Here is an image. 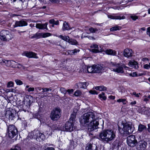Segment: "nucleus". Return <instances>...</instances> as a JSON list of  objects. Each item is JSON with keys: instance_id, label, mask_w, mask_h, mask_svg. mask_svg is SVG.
<instances>
[{"instance_id": "f257e3e1", "label": "nucleus", "mask_w": 150, "mask_h": 150, "mask_svg": "<svg viewBox=\"0 0 150 150\" xmlns=\"http://www.w3.org/2000/svg\"><path fill=\"white\" fill-rule=\"evenodd\" d=\"M99 119L96 117L94 114L91 112H89L85 113L81 116L80 119V122L81 124H85L90 122L88 126V130L89 132H91L98 128H103L104 122L102 121L101 127H98L99 124Z\"/></svg>"}, {"instance_id": "f03ea898", "label": "nucleus", "mask_w": 150, "mask_h": 150, "mask_svg": "<svg viewBox=\"0 0 150 150\" xmlns=\"http://www.w3.org/2000/svg\"><path fill=\"white\" fill-rule=\"evenodd\" d=\"M99 137L102 140L108 143L115 139V132L112 129L104 130L100 132Z\"/></svg>"}, {"instance_id": "7ed1b4c3", "label": "nucleus", "mask_w": 150, "mask_h": 150, "mask_svg": "<svg viewBox=\"0 0 150 150\" xmlns=\"http://www.w3.org/2000/svg\"><path fill=\"white\" fill-rule=\"evenodd\" d=\"M18 132L17 127L14 125H11L8 127L6 135L10 139L16 140L18 137Z\"/></svg>"}, {"instance_id": "20e7f679", "label": "nucleus", "mask_w": 150, "mask_h": 150, "mask_svg": "<svg viewBox=\"0 0 150 150\" xmlns=\"http://www.w3.org/2000/svg\"><path fill=\"white\" fill-rule=\"evenodd\" d=\"M122 124L123 126L122 128L118 127L119 132L121 134H129L133 132V129L129 122L123 123Z\"/></svg>"}, {"instance_id": "39448f33", "label": "nucleus", "mask_w": 150, "mask_h": 150, "mask_svg": "<svg viewBox=\"0 0 150 150\" xmlns=\"http://www.w3.org/2000/svg\"><path fill=\"white\" fill-rule=\"evenodd\" d=\"M110 65L111 67L112 70L115 72L120 74H123L124 71L123 68H128L124 64H121L120 63H117L116 62H110Z\"/></svg>"}, {"instance_id": "423d86ee", "label": "nucleus", "mask_w": 150, "mask_h": 150, "mask_svg": "<svg viewBox=\"0 0 150 150\" xmlns=\"http://www.w3.org/2000/svg\"><path fill=\"white\" fill-rule=\"evenodd\" d=\"M61 110L59 108H55L51 112L50 117L53 121L57 120L61 116Z\"/></svg>"}, {"instance_id": "0eeeda50", "label": "nucleus", "mask_w": 150, "mask_h": 150, "mask_svg": "<svg viewBox=\"0 0 150 150\" xmlns=\"http://www.w3.org/2000/svg\"><path fill=\"white\" fill-rule=\"evenodd\" d=\"M30 136L33 139H35L38 141L43 140L45 138L44 134L38 131L34 130L30 133Z\"/></svg>"}, {"instance_id": "6e6552de", "label": "nucleus", "mask_w": 150, "mask_h": 150, "mask_svg": "<svg viewBox=\"0 0 150 150\" xmlns=\"http://www.w3.org/2000/svg\"><path fill=\"white\" fill-rule=\"evenodd\" d=\"M11 37L9 31L6 30H2L0 34V39L4 41H9Z\"/></svg>"}, {"instance_id": "1a4fd4ad", "label": "nucleus", "mask_w": 150, "mask_h": 150, "mask_svg": "<svg viewBox=\"0 0 150 150\" xmlns=\"http://www.w3.org/2000/svg\"><path fill=\"white\" fill-rule=\"evenodd\" d=\"M127 143L130 147L135 146L137 143V142L134 135H130L127 138Z\"/></svg>"}, {"instance_id": "9d476101", "label": "nucleus", "mask_w": 150, "mask_h": 150, "mask_svg": "<svg viewBox=\"0 0 150 150\" xmlns=\"http://www.w3.org/2000/svg\"><path fill=\"white\" fill-rule=\"evenodd\" d=\"M75 129L74 123L69 121H68L66 123L65 125V131L71 132Z\"/></svg>"}, {"instance_id": "9b49d317", "label": "nucleus", "mask_w": 150, "mask_h": 150, "mask_svg": "<svg viewBox=\"0 0 150 150\" xmlns=\"http://www.w3.org/2000/svg\"><path fill=\"white\" fill-rule=\"evenodd\" d=\"M13 111H11L9 110H7L5 113V116L6 117L8 118L9 120H12L15 118V114L14 112H13Z\"/></svg>"}, {"instance_id": "f8f14e48", "label": "nucleus", "mask_w": 150, "mask_h": 150, "mask_svg": "<svg viewBox=\"0 0 150 150\" xmlns=\"http://www.w3.org/2000/svg\"><path fill=\"white\" fill-rule=\"evenodd\" d=\"M28 25L27 23L24 20H21L20 21H16L15 22V24L13 25L14 28L17 27H23L27 26Z\"/></svg>"}, {"instance_id": "ddd939ff", "label": "nucleus", "mask_w": 150, "mask_h": 150, "mask_svg": "<svg viewBox=\"0 0 150 150\" xmlns=\"http://www.w3.org/2000/svg\"><path fill=\"white\" fill-rule=\"evenodd\" d=\"M94 73H100L104 71L103 67L100 65H93Z\"/></svg>"}, {"instance_id": "4468645a", "label": "nucleus", "mask_w": 150, "mask_h": 150, "mask_svg": "<svg viewBox=\"0 0 150 150\" xmlns=\"http://www.w3.org/2000/svg\"><path fill=\"white\" fill-rule=\"evenodd\" d=\"M23 54L29 58H38V57L36 56V54L33 52H23Z\"/></svg>"}, {"instance_id": "2eb2a0df", "label": "nucleus", "mask_w": 150, "mask_h": 150, "mask_svg": "<svg viewBox=\"0 0 150 150\" xmlns=\"http://www.w3.org/2000/svg\"><path fill=\"white\" fill-rule=\"evenodd\" d=\"M86 150H98L97 146L93 144L88 143L86 147Z\"/></svg>"}, {"instance_id": "dca6fc26", "label": "nucleus", "mask_w": 150, "mask_h": 150, "mask_svg": "<svg viewBox=\"0 0 150 150\" xmlns=\"http://www.w3.org/2000/svg\"><path fill=\"white\" fill-rule=\"evenodd\" d=\"M132 50L130 49H125L123 52L124 56L128 58L131 57L132 56Z\"/></svg>"}, {"instance_id": "f3484780", "label": "nucleus", "mask_w": 150, "mask_h": 150, "mask_svg": "<svg viewBox=\"0 0 150 150\" xmlns=\"http://www.w3.org/2000/svg\"><path fill=\"white\" fill-rule=\"evenodd\" d=\"M138 144L141 150H144L147 145V143L143 141L139 142Z\"/></svg>"}, {"instance_id": "a211bd4d", "label": "nucleus", "mask_w": 150, "mask_h": 150, "mask_svg": "<svg viewBox=\"0 0 150 150\" xmlns=\"http://www.w3.org/2000/svg\"><path fill=\"white\" fill-rule=\"evenodd\" d=\"M25 100L27 102V104L29 106L33 102L34 100L33 97L30 95H27L25 96Z\"/></svg>"}, {"instance_id": "6ab92c4d", "label": "nucleus", "mask_w": 150, "mask_h": 150, "mask_svg": "<svg viewBox=\"0 0 150 150\" xmlns=\"http://www.w3.org/2000/svg\"><path fill=\"white\" fill-rule=\"evenodd\" d=\"M121 143L119 139H116L112 143V145L114 149H118Z\"/></svg>"}, {"instance_id": "aec40b11", "label": "nucleus", "mask_w": 150, "mask_h": 150, "mask_svg": "<svg viewBox=\"0 0 150 150\" xmlns=\"http://www.w3.org/2000/svg\"><path fill=\"white\" fill-rule=\"evenodd\" d=\"M47 23H46L44 24L37 23L36 25V27L37 28L41 29H47Z\"/></svg>"}, {"instance_id": "412c9836", "label": "nucleus", "mask_w": 150, "mask_h": 150, "mask_svg": "<svg viewBox=\"0 0 150 150\" xmlns=\"http://www.w3.org/2000/svg\"><path fill=\"white\" fill-rule=\"evenodd\" d=\"M129 65L130 67L135 69H137L138 68L137 62L134 60L130 61L129 63Z\"/></svg>"}, {"instance_id": "4be33fe9", "label": "nucleus", "mask_w": 150, "mask_h": 150, "mask_svg": "<svg viewBox=\"0 0 150 150\" xmlns=\"http://www.w3.org/2000/svg\"><path fill=\"white\" fill-rule=\"evenodd\" d=\"M91 51L94 53H97L103 51L104 50L103 46H100L99 47L98 46V49H91Z\"/></svg>"}, {"instance_id": "5701e85b", "label": "nucleus", "mask_w": 150, "mask_h": 150, "mask_svg": "<svg viewBox=\"0 0 150 150\" xmlns=\"http://www.w3.org/2000/svg\"><path fill=\"white\" fill-rule=\"evenodd\" d=\"M108 17L112 19H119L121 20L122 19H125V17L124 16H116L115 15H108Z\"/></svg>"}, {"instance_id": "b1692460", "label": "nucleus", "mask_w": 150, "mask_h": 150, "mask_svg": "<svg viewBox=\"0 0 150 150\" xmlns=\"http://www.w3.org/2000/svg\"><path fill=\"white\" fill-rule=\"evenodd\" d=\"M105 52L108 54L113 56H115L117 54V52L115 51L110 49L106 50Z\"/></svg>"}, {"instance_id": "393cba45", "label": "nucleus", "mask_w": 150, "mask_h": 150, "mask_svg": "<svg viewBox=\"0 0 150 150\" xmlns=\"http://www.w3.org/2000/svg\"><path fill=\"white\" fill-rule=\"evenodd\" d=\"M80 50L75 49L73 50H68L67 51L68 55H73L76 54L77 52H79Z\"/></svg>"}, {"instance_id": "a878e982", "label": "nucleus", "mask_w": 150, "mask_h": 150, "mask_svg": "<svg viewBox=\"0 0 150 150\" xmlns=\"http://www.w3.org/2000/svg\"><path fill=\"white\" fill-rule=\"evenodd\" d=\"M71 29L69 24L66 22H64L63 25L62 29L63 30H69Z\"/></svg>"}, {"instance_id": "bb28decb", "label": "nucleus", "mask_w": 150, "mask_h": 150, "mask_svg": "<svg viewBox=\"0 0 150 150\" xmlns=\"http://www.w3.org/2000/svg\"><path fill=\"white\" fill-rule=\"evenodd\" d=\"M13 64H17V63L13 61L5 60L4 64L5 65H6L7 66H11V65H12Z\"/></svg>"}, {"instance_id": "cd10ccee", "label": "nucleus", "mask_w": 150, "mask_h": 150, "mask_svg": "<svg viewBox=\"0 0 150 150\" xmlns=\"http://www.w3.org/2000/svg\"><path fill=\"white\" fill-rule=\"evenodd\" d=\"M76 113L74 112H73L71 114L70 117L68 121L74 123L76 117Z\"/></svg>"}, {"instance_id": "c85d7f7f", "label": "nucleus", "mask_w": 150, "mask_h": 150, "mask_svg": "<svg viewBox=\"0 0 150 150\" xmlns=\"http://www.w3.org/2000/svg\"><path fill=\"white\" fill-rule=\"evenodd\" d=\"M121 28V27L118 26L117 25H116L111 28L110 29V30L111 31H113L117 30H120Z\"/></svg>"}, {"instance_id": "c756f323", "label": "nucleus", "mask_w": 150, "mask_h": 150, "mask_svg": "<svg viewBox=\"0 0 150 150\" xmlns=\"http://www.w3.org/2000/svg\"><path fill=\"white\" fill-rule=\"evenodd\" d=\"M146 129L145 126L144 125L140 124L139 125L138 127V131L140 132H141Z\"/></svg>"}, {"instance_id": "7c9ffc66", "label": "nucleus", "mask_w": 150, "mask_h": 150, "mask_svg": "<svg viewBox=\"0 0 150 150\" xmlns=\"http://www.w3.org/2000/svg\"><path fill=\"white\" fill-rule=\"evenodd\" d=\"M89 31L91 33H98L99 31L98 29L96 28L90 27L89 29Z\"/></svg>"}, {"instance_id": "2f4dec72", "label": "nucleus", "mask_w": 150, "mask_h": 150, "mask_svg": "<svg viewBox=\"0 0 150 150\" xmlns=\"http://www.w3.org/2000/svg\"><path fill=\"white\" fill-rule=\"evenodd\" d=\"M95 89L96 90H99L100 91H104L107 89V88L103 86H96L95 87Z\"/></svg>"}, {"instance_id": "473e14b6", "label": "nucleus", "mask_w": 150, "mask_h": 150, "mask_svg": "<svg viewBox=\"0 0 150 150\" xmlns=\"http://www.w3.org/2000/svg\"><path fill=\"white\" fill-rule=\"evenodd\" d=\"M87 71L88 73H94V66L93 65L91 66H88L87 67Z\"/></svg>"}, {"instance_id": "72a5a7b5", "label": "nucleus", "mask_w": 150, "mask_h": 150, "mask_svg": "<svg viewBox=\"0 0 150 150\" xmlns=\"http://www.w3.org/2000/svg\"><path fill=\"white\" fill-rule=\"evenodd\" d=\"M41 37V33H37L34 34L31 37V38H36L38 39Z\"/></svg>"}, {"instance_id": "f704fd0d", "label": "nucleus", "mask_w": 150, "mask_h": 150, "mask_svg": "<svg viewBox=\"0 0 150 150\" xmlns=\"http://www.w3.org/2000/svg\"><path fill=\"white\" fill-rule=\"evenodd\" d=\"M68 42L72 45H76L78 43L76 40L70 38H69V41Z\"/></svg>"}, {"instance_id": "c9c22d12", "label": "nucleus", "mask_w": 150, "mask_h": 150, "mask_svg": "<svg viewBox=\"0 0 150 150\" xmlns=\"http://www.w3.org/2000/svg\"><path fill=\"white\" fill-rule=\"evenodd\" d=\"M51 34L50 33H41V37L45 38L51 36Z\"/></svg>"}, {"instance_id": "e433bc0d", "label": "nucleus", "mask_w": 150, "mask_h": 150, "mask_svg": "<svg viewBox=\"0 0 150 150\" xmlns=\"http://www.w3.org/2000/svg\"><path fill=\"white\" fill-rule=\"evenodd\" d=\"M59 37L60 38H61L62 39L67 42H68V41H69V36L65 37L63 36L62 35H60L59 36Z\"/></svg>"}, {"instance_id": "4c0bfd02", "label": "nucleus", "mask_w": 150, "mask_h": 150, "mask_svg": "<svg viewBox=\"0 0 150 150\" xmlns=\"http://www.w3.org/2000/svg\"><path fill=\"white\" fill-rule=\"evenodd\" d=\"M10 150H21V149L20 146L17 144L14 148L11 149Z\"/></svg>"}, {"instance_id": "58836bf2", "label": "nucleus", "mask_w": 150, "mask_h": 150, "mask_svg": "<svg viewBox=\"0 0 150 150\" xmlns=\"http://www.w3.org/2000/svg\"><path fill=\"white\" fill-rule=\"evenodd\" d=\"M13 65H12L11 66L13 67L14 68H20L22 66V65L20 64H18L17 63V64H13Z\"/></svg>"}, {"instance_id": "ea45409f", "label": "nucleus", "mask_w": 150, "mask_h": 150, "mask_svg": "<svg viewBox=\"0 0 150 150\" xmlns=\"http://www.w3.org/2000/svg\"><path fill=\"white\" fill-rule=\"evenodd\" d=\"M81 93L79 90H76L74 93V95L76 96H78L81 95Z\"/></svg>"}, {"instance_id": "a19ab883", "label": "nucleus", "mask_w": 150, "mask_h": 150, "mask_svg": "<svg viewBox=\"0 0 150 150\" xmlns=\"http://www.w3.org/2000/svg\"><path fill=\"white\" fill-rule=\"evenodd\" d=\"M39 110L40 109H39ZM41 113V111L40 110H39L38 112L35 114V117L38 119L40 118V115Z\"/></svg>"}, {"instance_id": "79ce46f5", "label": "nucleus", "mask_w": 150, "mask_h": 150, "mask_svg": "<svg viewBox=\"0 0 150 150\" xmlns=\"http://www.w3.org/2000/svg\"><path fill=\"white\" fill-rule=\"evenodd\" d=\"M126 100L125 99H119L117 100V102L119 103L122 102L124 105L126 104Z\"/></svg>"}, {"instance_id": "37998d69", "label": "nucleus", "mask_w": 150, "mask_h": 150, "mask_svg": "<svg viewBox=\"0 0 150 150\" xmlns=\"http://www.w3.org/2000/svg\"><path fill=\"white\" fill-rule=\"evenodd\" d=\"M105 95V93L102 92L101 94L99 95V97L100 98H102L103 100H105L106 99V97L105 96H104Z\"/></svg>"}, {"instance_id": "c03bdc74", "label": "nucleus", "mask_w": 150, "mask_h": 150, "mask_svg": "<svg viewBox=\"0 0 150 150\" xmlns=\"http://www.w3.org/2000/svg\"><path fill=\"white\" fill-rule=\"evenodd\" d=\"M13 82L11 81H10L8 83L7 85V87L8 88L12 87L13 86Z\"/></svg>"}, {"instance_id": "a18cd8bd", "label": "nucleus", "mask_w": 150, "mask_h": 150, "mask_svg": "<svg viewBox=\"0 0 150 150\" xmlns=\"http://www.w3.org/2000/svg\"><path fill=\"white\" fill-rule=\"evenodd\" d=\"M60 91L62 93H63L64 94H66L67 92V91L66 90V89L62 87L60 88Z\"/></svg>"}, {"instance_id": "49530a36", "label": "nucleus", "mask_w": 150, "mask_h": 150, "mask_svg": "<svg viewBox=\"0 0 150 150\" xmlns=\"http://www.w3.org/2000/svg\"><path fill=\"white\" fill-rule=\"evenodd\" d=\"M15 81L17 84L18 85H21L23 83L22 81L19 79H16L15 80Z\"/></svg>"}, {"instance_id": "de8ad7c7", "label": "nucleus", "mask_w": 150, "mask_h": 150, "mask_svg": "<svg viewBox=\"0 0 150 150\" xmlns=\"http://www.w3.org/2000/svg\"><path fill=\"white\" fill-rule=\"evenodd\" d=\"M88 85V83L87 82H82L83 88H86L87 86Z\"/></svg>"}, {"instance_id": "09e8293b", "label": "nucleus", "mask_w": 150, "mask_h": 150, "mask_svg": "<svg viewBox=\"0 0 150 150\" xmlns=\"http://www.w3.org/2000/svg\"><path fill=\"white\" fill-rule=\"evenodd\" d=\"M89 92L92 94H98V93L95 90H90L89 91Z\"/></svg>"}, {"instance_id": "8fccbe9b", "label": "nucleus", "mask_w": 150, "mask_h": 150, "mask_svg": "<svg viewBox=\"0 0 150 150\" xmlns=\"http://www.w3.org/2000/svg\"><path fill=\"white\" fill-rule=\"evenodd\" d=\"M98 45L96 44H93L91 45V47L93 49H98Z\"/></svg>"}, {"instance_id": "3c124183", "label": "nucleus", "mask_w": 150, "mask_h": 150, "mask_svg": "<svg viewBox=\"0 0 150 150\" xmlns=\"http://www.w3.org/2000/svg\"><path fill=\"white\" fill-rule=\"evenodd\" d=\"M5 59H2L0 58V64L3 65H5Z\"/></svg>"}, {"instance_id": "603ef678", "label": "nucleus", "mask_w": 150, "mask_h": 150, "mask_svg": "<svg viewBox=\"0 0 150 150\" xmlns=\"http://www.w3.org/2000/svg\"><path fill=\"white\" fill-rule=\"evenodd\" d=\"M34 90V88L33 87H30L28 89H27V91L28 92L31 91H33Z\"/></svg>"}, {"instance_id": "864d4df0", "label": "nucleus", "mask_w": 150, "mask_h": 150, "mask_svg": "<svg viewBox=\"0 0 150 150\" xmlns=\"http://www.w3.org/2000/svg\"><path fill=\"white\" fill-rule=\"evenodd\" d=\"M131 94L134 95L136 97H139V94H140V93H136L135 92H133L132 94L131 93Z\"/></svg>"}, {"instance_id": "5fc2aeb1", "label": "nucleus", "mask_w": 150, "mask_h": 150, "mask_svg": "<svg viewBox=\"0 0 150 150\" xmlns=\"http://www.w3.org/2000/svg\"><path fill=\"white\" fill-rule=\"evenodd\" d=\"M144 68L147 69H148L150 68L149 64H146L144 65Z\"/></svg>"}, {"instance_id": "6e6d98bb", "label": "nucleus", "mask_w": 150, "mask_h": 150, "mask_svg": "<svg viewBox=\"0 0 150 150\" xmlns=\"http://www.w3.org/2000/svg\"><path fill=\"white\" fill-rule=\"evenodd\" d=\"M129 76H131L134 77L137 76V74L136 72H133L132 73L131 72L130 74H129Z\"/></svg>"}, {"instance_id": "4d7b16f0", "label": "nucleus", "mask_w": 150, "mask_h": 150, "mask_svg": "<svg viewBox=\"0 0 150 150\" xmlns=\"http://www.w3.org/2000/svg\"><path fill=\"white\" fill-rule=\"evenodd\" d=\"M77 86L79 88H83L82 82H80L78 83Z\"/></svg>"}, {"instance_id": "13d9d810", "label": "nucleus", "mask_w": 150, "mask_h": 150, "mask_svg": "<svg viewBox=\"0 0 150 150\" xmlns=\"http://www.w3.org/2000/svg\"><path fill=\"white\" fill-rule=\"evenodd\" d=\"M131 18L132 19V20H136V19H138V17L137 16H131Z\"/></svg>"}, {"instance_id": "bf43d9fd", "label": "nucleus", "mask_w": 150, "mask_h": 150, "mask_svg": "<svg viewBox=\"0 0 150 150\" xmlns=\"http://www.w3.org/2000/svg\"><path fill=\"white\" fill-rule=\"evenodd\" d=\"M74 91V90L73 89H68L67 90V92L69 94H70L71 93H73Z\"/></svg>"}, {"instance_id": "052dcab7", "label": "nucleus", "mask_w": 150, "mask_h": 150, "mask_svg": "<svg viewBox=\"0 0 150 150\" xmlns=\"http://www.w3.org/2000/svg\"><path fill=\"white\" fill-rule=\"evenodd\" d=\"M147 34L150 37V27L148 28L147 29Z\"/></svg>"}, {"instance_id": "680f3d73", "label": "nucleus", "mask_w": 150, "mask_h": 150, "mask_svg": "<svg viewBox=\"0 0 150 150\" xmlns=\"http://www.w3.org/2000/svg\"><path fill=\"white\" fill-rule=\"evenodd\" d=\"M51 2L53 3H58L59 2V0H49Z\"/></svg>"}, {"instance_id": "e2e57ef3", "label": "nucleus", "mask_w": 150, "mask_h": 150, "mask_svg": "<svg viewBox=\"0 0 150 150\" xmlns=\"http://www.w3.org/2000/svg\"><path fill=\"white\" fill-rule=\"evenodd\" d=\"M44 150H55L54 148L52 147H47Z\"/></svg>"}, {"instance_id": "0e129e2a", "label": "nucleus", "mask_w": 150, "mask_h": 150, "mask_svg": "<svg viewBox=\"0 0 150 150\" xmlns=\"http://www.w3.org/2000/svg\"><path fill=\"white\" fill-rule=\"evenodd\" d=\"M131 72V71L129 70H127L126 71V74L128 75L129 76V74H130V73Z\"/></svg>"}, {"instance_id": "69168bd1", "label": "nucleus", "mask_w": 150, "mask_h": 150, "mask_svg": "<svg viewBox=\"0 0 150 150\" xmlns=\"http://www.w3.org/2000/svg\"><path fill=\"white\" fill-rule=\"evenodd\" d=\"M54 21L55 20L53 19H51L49 21V22L50 23L52 24H54Z\"/></svg>"}, {"instance_id": "338daca9", "label": "nucleus", "mask_w": 150, "mask_h": 150, "mask_svg": "<svg viewBox=\"0 0 150 150\" xmlns=\"http://www.w3.org/2000/svg\"><path fill=\"white\" fill-rule=\"evenodd\" d=\"M45 89V92H47L48 91H51L52 89H51L50 88H44Z\"/></svg>"}, {"instance_id": "774afa93", "label": "nucleus", "mask_w": 150, "mask_h": 150, "mask_svg": "<svg viewBox=\"0 0 150 150\" xmlns=\"http://www.w3.org/2000/svg\"><path fill=\"white\" fill-rule=\"evenodd\" d=\"M148 131L149 132H150V124H148Z\"/></svg>"}]
</instances>
